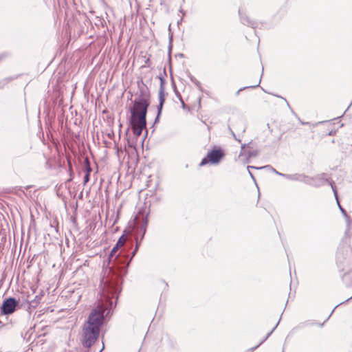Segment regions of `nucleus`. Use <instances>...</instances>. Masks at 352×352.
<instances>
[{"instance_id": "6e6552de", "label": "nucleus", "mask_w": 352, "mask_h": 352, "mask_svg": "<svg viewBox=\"0 0 352 352\" xmlns=\"http://www.w3.org/2000/svg\"><path fill=\"white\" fill-rule=\"evenodd\" d=\"M91 171V168L90 167L88 168V170H87V173L85 175V177H84V184H85L86 183H87L89 180V172Z\"/></svg>"}, {"instance_id": "9d476101", "label": "nucleus", "mask_w": 352, "mask_h": 352, "mask_svg": "<svg viewBox=\"0 0 352 352\" xmlns=\"http://www.w3.org/2000/svg\"><path fill=\"white\" fill-rule=\"evenodd\" d=\"M346 233V234H348L349 236H350L351 235H352V229H349Z\"/></svg>"}, {"instance_id": "f03ea898", "label": "nucleus", "mask_w": 352, "mask_h": 352, "mask_svg": "<svg viewBox=\"0 0 352 352\" xmlns=\"http://www.w3.org/2000/svg\"><path fill=\"white\" fill-rule=\"evenodd\" d=\"M226 155L225 151L219 146H214L208 152L206 156L202 159L199 166H204L207 164L217 165L224 158Z\"/></svg>"}, {"instance_id": "7ed1b4c3", "label": "nucleus", "mask_w": 352, "mask_h": 352, "mask_svg": "<svg viewBox=\"0 0 352 352\" xmlns=\"http://www.w3.org/2000/svg\"><path fill=\"white\" fill-rule=\"evenodd\" d=\"M100 332V328L97 326H89L85 324L83 328L82 344L86 347H90L97 340Z\"/></svg>"}, {"instance_id": "9b49d317", "label": "nucleus", "mask_w": 352, "mask_h": 352, "mask_svg": "<svg viewBox=\"0 0 352 352\" xmlns=\"http://www.w3.org/2000/svg\"><path fill=\"white\" fill-rule=\"evenodd\" d=\"M137 249H138V243L136 244L135 250V251L133 252V254L135 253V251L137 250Z\"/></svg>"}, {"instance_id": "0eeeda50", "label": "nucleus", "mask_w": 352, "mask_h": 352, "mask_svg": "<svg viewBox=\"0 0 352 352\" xmlns=\"http://www.w3.org/2000/svg\"><path fill=\"white\" fill-rule=\"evenodd\" d=\"M159 100H160L159 113H160L162 106L165 102V95H164L163 90H160L159 92Z\"/></svg>"}, {"instance_id": "423d86ee", "label": "nucleus", "mask_w": 352, "mask_h": 352, "mask_svg": "<svg viewBox=\"0 0 352 352\" xmlns=\"http://www.w3.org/2000/svg\"><path fill=\"white\" fill-rule=\"evenodd\" d=\"M127 240V237L126 235L122 234L119 239L118 240L116 245L113 248L109 254V259H111L113 255L116 253L119 248L122 247Z\"/></svg>"}, {"instance_id": "20e7f679", "label": "nucleus", "mask_w": 352, "mask_h": 352, "mask_svg": "<svg viewBox=\"0 0 352 352\" xmlns=\"http://www.w3.org/2000/svg\"><path fill=\"white\" fill-rule=\"evenodd\" d=\"M104 310L105 308L103 305H98L90 313L85 324L89 326H97L98 328H100L104 320Z\"/></svg>"}, {"instance_id": "1a4fd4ad", "label": "nucleus", "mask_w": 352, "mask_h": 352, "mask_svg": "<svg viewBox=\"0 0 352 352\" xmlns=\"http://www.w3.org/2000/svg\"><path fill=\"white\" fill-rule=\"evenodd\" d=\"M265 340V338L263 339V340L259 342V344L256 346V348L258 346H259L261 343H263V342H264V340ZM254 349H255V347H254V348H252L251 349H250V350L247 351V352H252Z\"/></svg>"}, {"instance_id": "f257e3e1", "label": "nucleus", "mask_w": 352, "mask_h": 352, "mask_svg": "<svg viewBox=\"0 0 352 352\" xmlns=\"http://www.w3.org/2000/svg\"><path fill=\"white\" fill-rule=\"evenodd\" d=\"M150 99L149 91L147 89H141L139 97L134 100L133 106L130 109L131 127L137 137L140 136L142 130L146 128V117Z\"/></svg>"}, {"instance_id": "39448f33", "label": "nucleus", "mask_w": 352, "mask_h": 352, "mask_svg": "<svg viewBox=\"0 0 352 352\" xmlns=\"http://www.w3.org/2000/svg\"><path fill=\"white\" fill-rule=\"evenodd\" d=\"M16 305L17 302L14 298H9L6 299L1 307V314L4 315L12 314L15 311Z\"/></svg>"}]
</instances>
